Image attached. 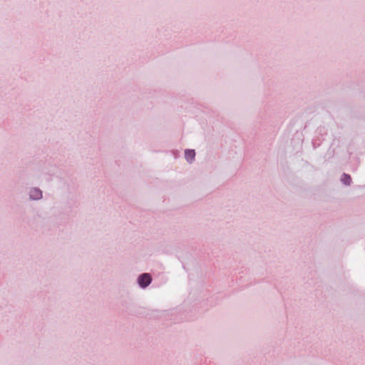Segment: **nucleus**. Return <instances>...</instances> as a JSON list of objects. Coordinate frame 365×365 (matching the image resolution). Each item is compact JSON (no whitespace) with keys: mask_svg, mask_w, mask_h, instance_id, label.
<instances>
[{"mask_svg":"<svg viewBox=\"0 0 365 365\" xmlns=\"http://www.w3.org/2000/svg\"><path fill=\"white\" fill-rule=\"evenodd\" d=\"M151 282V277L149 274H141L138 278V283L140 287H145Z\"/></svg>","mask_w":365,"mask_h":365,"instance_id":"1","label":"nucleus"},{"mask_svg":"<svg viewBox=\"0 0 365 365\" xmlns=\"http://www.w3.org/2000/svg\"><path fill=\"white\" fill-rule=\"evenodd\" d=\"M30 198L31 200H39L42 198V192L38 188H31L29 191Z\"/></svg>","mask_w":365,"mask_h":365,"instance_id":"2","label":"nucleus"},{"mask_svg":"<svg viewBox=\"0 0 365 365\" xmlns=\"http://www.w3.org/2000/svg\"><path fill=\"white\" fill-rule=\"evenodd\" d=\"M195 156V152L194 150H187L185 152V157L188 162H192Z\"/></svg>","mask_w":365,"mask_h":365,"instance_id":"3","label":"nucleus"},{"mask_svg":"<svg viewBox=\"0 0 365 365\" xmlns=\"http://www.w3.org/2000/svg\"><path fill=\"white\" fill-rule=\"evenodd\" d=\"M342 180L345 185H349L351 181V178L349 175L344 174Z\"/></svg>","mask_w":365,"mask_h":365,"instance_id":"4","label":"nucleus"}]
</instances>
